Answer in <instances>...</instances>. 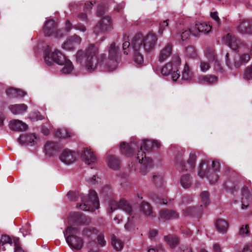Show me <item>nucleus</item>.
<instances>
[{"label": "nucleus", "mask_w": 252, "mask_h": 252, "mask_svg": "<svg viewBox=\"0 0 252 252\" xmlns=\"http://www.w3.org/2000/svg\"><path fill=\"white\" fill-rule=\"evenodd\" d=\"M135 145L134 143L130 144H126L125 142L121 144L120 148V150L124 155L126 156H131L133 152V149H135Z\"/></svg>", "instance_id": "nucleus-28"}, {"label": "nucleus", "mask_w": 252, "mask_h": 252, "mask_svg": "<svg viewBox=\"0 0 252 252\" xmlns=\"http://www.w3.org/2000/svg\"><path fill=\"white\" fill-rule=\"evenodd\" d=\"M67 196L70 200L72 201H76V197L77 194L75 192H69L67 193Z\"/></svg>", "instance_id": "nucleus-53"}, {"label": "nucleus", "mask_w": 252, "mask_h": 252, "mask_svg": "<svg viewBox=\"0 0 252 252\" xmlns=\"http://www.w3.org/2000/svg\"><path fill=\"white\" fill-rule=\"evenodd\" d=\"M196 160V155L193 153H190L189 156V158L188 160L189 168H191L194 164Z\"/></svg>", "instance_id": "nucleus-45"}, {"label": "nucleus", "mask_w": 252, "mask_h": 252, "mask_svg": "<svg viewBox=\"0 0 252 252\" xmlns=\"http://www.w3.org/2000/svg\"><path fill=\"white\" fill-rule=\"evenodd\" d=\"M164 239L167 244L172 248L175 247L178 244V239L175 236L169 235L165 236Z\"/></svg>", "instance_id": "nucleus-38"}, {"label": "nucleus", "mask_w": 252, "mask_h": 252, "mask_svg": "<svg viewBox=\"0 0 252 252\" xmlns=\"http://www.w3.org/2000/svg\"><path fill=\"white\" fill-rule=\"evenodd\" d=\"M112 29V24L110 18L105 16L101 20L100 22L96 25L94 32L98 33L100 32H106Z\"/></svg>", "instance_id": "nucleus-10"}, {"label": "nucleus", "mask_w": 252, "mask_h": 252, "mask_svg": "<svg viewBox=\"0 0 252 252\" xmlns=\"http://www.w3.org/2000/svg\"><path fill=\"white\" fill-rule=\"evenodd\" d=\"M1 245L7 243H11V239L8 235H2L0 239Z\"/></svg>", "instance_id": "nucleus-48"}, {"label": "nucleus", "mask_w": 252, "mask_h": 252, "mask_svg": "<svg viewBox=\"0 0 252 252\" xmlns=\"http://www.w3.org/2000/svg\"><path fill=\"white\" fill-rule=\"evenodd\" d=\"M241 252H252V247L250 246H246Z\"/></svg>", "instance_id": "nucleus-63"}, {"label": "nucleus", "mask_w": 252, "mask_h": 252, "mask_svg": "<svg viewBox=\"0 0 252 252\" xmlns=\"http://www.w3.org/2000/svg\"><path fill=\"white\" fill-rule=\"evenodd\" d=\"M87 182L90 185H94L95 182H98V181L96 180V176L93 175L92 177L87 178Z\"/></svg>", "instance_id": "nucleus-56"}, {"label": "nucleus", "mask_w": 252, "mask_h": 252, "mask_svg": "<svg viewBox=\"0 0 252 252\" xmlns=\"http://www.w3.org/2000/svg\"><path fill=\"white\" fill-rule=\"evenodd\" d=\"M136 159L139 163L142 164L143 168H147L151 166L152 160L146 158L145 152L142 151L141 148L140 150L138 151Z\"/></svg>", "instance_id": "nucleus-18"}, {"label": "nucleus", "mask_w": 252, "mask_h": 252, "mask_svg": "<svg viewBox=\"0 0 252 252\" xmlns=\"http://www.w3.org/2000/svg\"><path fill=\"white\" fill-rule=\"evenodd\" d=\"M211 17L218 24L220 23V20L217 12H212L211 13Z\"/></svg>", "instance_id": "nucleus-54"}, {"label": "nucleus", "mask_w": 252, "mask_h": 252, "mask_svg": "<svg viewBox=\"0 0 252 252\" xmlns=\"http://www.w3.org/2000/svg\"><path fill=\"white\" fill-rule=\"evenodd\" d=\"M153 178L154 183L158 185L161 184L163 180V176L161 174L155 173L153 175Z\"/></svg>", "instance_id": "nucleus-43"}, {"label": "nucleus", "mask_w": 252, "mask_h": 252, "mask_svg": "<svg viewBox=\"0 0 252 252\" xmlns=\"http://www.w3.org/2000/svg\"><path fill=\"white\" fill-rule=\"evenodd\" d=\"M249 226L248 224L243 225L240 229L239 233L240 235L244 236L246 235L249 233Z\"/></svg>", "instance_id": "nucleus-46"}, {"label": "nucleus", "mask_w": 252, "mask_h": 252, "mask_svg": "<svg viewBox=\"0 0 252 252\" xmlns=\"http://www.w3.org/2000/svg\"><path fill=\"white\" fill-rule=\"evenodd\" d=\"M158 38L153 33H149L143 38L138 35L132 40L130 48L133 52V59L134 62L138 65H141L144 62L142 52H148L154 49L156 44Z\"/></svg>", "instance_id": "nucleus-1"}, {"label": "nucleus", "mask_w": 252, "mask_h": 252, "mask_svg": "<svg viewBox=\"0 0 252 252\" xmlns=\"http://www.w3.org/2000/svg\"><path fill=\"white\" fill-rule=\"evenodd\" d=\"M30 118L32 121L42 120L44 118V116L41 115L38 112H33L30 113Z\"/></svg>", "instance_id": "nucleus-42"}, {"label": "nucleus", "mask_w": 252, "mask_h": 252, "mask_svg": "<svg viewBox=\"0 0 252 252\" xmlns=\"http://www.w3.org/2000/svg\"><path fill=\"white\" fill-rule=\"evenodd\" d=\"M220 170V164L217 161H213L211 165V169L208 170V174L206 178L211 184L217 183L219 179V176L217 173Z\"/></svg>", "instance_id": "nucleus-9"}, {"label": "nucleus", "mask_w": 252, "mask_h": 252, "mask_svg": "<svg viewBox=\"0 0 252 252\" xmlns=\"http://www.w3.org/2000/svg\"><path fill=\"white\" fill-rule=\"evenodd\" d=\"M248 49L244 44L239 46L238 50V55L233 59L228 58L229 54L225 55L226 63L227 66L230 69L236 68L240 67L243 64L247 63L250 60V56L247 53Z\"/></svg>", "instance_id": "nucleus-4"}, {"label": "nucleus", "mask_w": 252, "mask_h": 252, "mask_svg": "<svg viewBox=\"0 0 252 252\" xmlns=\"http://www.w3.org/2000/svg\"><path fill=\"white\" fill-rule=\"evenodd\" d=\"M181 186L185 189L190 187L192 184V180L189 175L187 174L183 175L181 178Z\"/></svg>", "instance_id": "nucleus-37"}, {"label": "nucleus", "mask_w": 252, "mask_h": 252, "mask_svg": "<svg viewBox=\"0 0 252 252\" xmlns=\"http://www.w3.org/2000/svg\"><path fill=\"white\" fill-rule=\"evenodd\" d=\"M75 29L78 30L82 32H85L86 31V28L81 24H77L74 26Z\"/></svg>", "instance_id": "nucleus-57"}, {"label": "nucleus", "mask_w": 252, "mask_h": 252, "mask_svg": "<svg viewBox=\"0 0 252 252\" xmlns=\"http://www.w3.org/2000/svg\"><path fill=\"white\" fill-rule=\"evenodd\" d=\"M44 61L46 64L50 65L56 63L63 66L61 71L63 74H68L73 69L72 62L66 59V57L57 49L47 51L44 55Z\"/></svg>", "instance_id": "nucleus-3"}, {"label": "nucleus", "mask_w": 252, "mask_h": 252, "mask_svg": "<svg viewBox=\"0 0 252 252\" xmlns=\"http://www.w3.org/2000/svg\"><path fill=\"white\" fill-rule=\"evenodd\" d=\"M55 22L53 20L49 19L46 21L43 27V31L45 36H50L55 30Z\"/></svg>", "instance_id": "nucleus-23"}, {"label": "nucleus", "mask_w": 252, "mask_h": 252, "mask_svg": "<svg viewBox=\"0 0 252 252\" xmlns=\"http://www.w3.org/2000/svg\"><path fill=\"white\" fill-rule=\"evenodd\" d=\"M13 242L15 244V250H18V249L20 248L19 246V239L18 238H14L13 239Z\"/></svg>", "instance_id": "nucleus-58"}, {"label": "nucleus", "mask_w": 252, "mask_h": 252, "mask_svg": "<svg viewBox=\"0 0 252 252\" xmlns=\"http://www.w3.org/2000/svg\"><path fill=\"white\" fill-rule=\"evenodd\" d=\"M216 227L218 231L220 233H225L228 228V223L224 220H218L216 223Z\"/></svg>", "instance_id": "nucleus-35"}, {"label": "nucleus", "mask_w": 252, "mask_h": 252, "mask_svg": "<svg viewBox=\"0 0 252 252\" xmlns=\"http://www.w3.org/2000/svg\"><path fill=\"white\" fill-rule=\"evenodd\" d=\"M213 251L214 252H221L220 247L218 244H215L213 246Z\"/></svg>", "instance_id": "nucleus-62"}, {"label": "nucleus", "mask_w": 252, "mask_h": 252, "mask_svg": "<svg viewBox=\"0 0 252 252\" xmlns=\"http://www.w3.org/2000/svg\"><path fill=\"white\" fill-rule=\"evenodd\" d=\"M9 109L14 115H21L27 111L28 106L25 104L10 105Z\"/></svg>", "instance_id": "nucleus-20"}, {"label": "nucleus", "mask_w": 252, "mask_h": 252, "mask_svg": "<svg viewBox=\"0 0 252 252\" xmlns=\"http://www.w3.org/2000/svg\"><path fill=\"white\" fill-rule=\"evenodd\" d=\"M98 198L96 193L94 191H90L89 194L88 200H84L83 204L79 205L81 210L91 212L98 209Z\"/></svg>", "instance_id": "nucleus-7"}, {"label": "nucleus", "mask_w": 252, "mask_h": 252, "mask_svg": "<svg viewBox=\"0 0 252 252\" xmlns=\"http://www.w3.org/2000/svg\"><path fill=\"white\" fill-rule=\"evenodd\" d=\"M211 169V167H208V163L205 161H202L199 164L198 176L201 178H205L208 174V170Z\"/></svg>", "instance_id": "nucleus-27"}, {"label": "nucleus", "mask_w": 252, "mask_h": 252, "mask_svg": "<svg viewBox=\"0 0 252 252\" xmlns=\"http://www.w3.org/2000/svg\"><path fill=\"white\" fill-rule=\"evenodd\" d=\"M78 228L76 227L71 226L68 227L64 235L65 240L69 246L72 249L80 250L83 246L82 239L76 236L75 235L78 233Z\"/></svg>", "instance_id": "nucleus-5"}, {"label": "nucleus", "mask_w": 252, "mask_h": 252, "mask_svg": "<svg viewBox=\"0 0 252 252\" xmlns=\"http://www.w3.org/2000/svg\"><path fill=\"white\" fill-rule=\"evenodd\" d=\"M112 245L113 248L117 251L121 250L124 247V242L120 239L117 238L115 235L112 236Z\"/></svg>", "instance_id": "nucleus-36"}, {"label": "nucleus", "mask_w": 252, "mask_h": 252, "mask_svg": "<svg viewBox=\"0 0 252 252\" xmlns=\"http://www.w3.org/2000/svg\"><path fill=\"white\" fill-rule=\"evenodd\" d=\"M178 214L173 210H162L159 212L158 219L163 221L176 219Z\"/></svg>", "instance_id": "nucleus-16"}, {"label": "nucleus", "mask_w": 252, "mask_h": 252, "mask_svg": "<svg viewBox=\"0 0 252 252\" xmlns=\"http://www.w3.org/2000/svg\"><path fill=\"white\" fill-rule=\"evenodd\" d=\"M55 135L60 138H70L73 135L72 132L65 128L57 129Z\"/></svg>", "instance_id": "nucleus-31"}, {"label": "nucleus", "mask_w": 252, "mask_h": 252, "mask_svg": "<svg viewBox=\"0 0 252 252\" xmlns=\"http://www.w3.org/2000/svg\"><path fill=\"white\" fill-rule=\"evenodd\" d=\"M243 77L246 80H250L252 78V63L245 68Z\"/></svg>", "instance_id": "nucleus-40"}, {"label": "nucleus", "mask_w": 252, "mask_h": 252, "mask_svg": "<svg viewBox=\"0 0 252 252\" xmlns=\"http://www.w3.org/2000/svg\"><path fill=\"white\" fill-rule=\"evenodd\" d=\"M186 54L189 58H194L196 55V51L192 46H188L186 49Z\"/></svg>", "instance_id": "nucleus-41"}, {"label": "nucleus", "mask_w": 252, "mask_h": 252, "mask_svg": "<svg viewBox=\"0 0 252 252\" xmlns=\"http://www.w3.org/2000/svg\"><path fill=\"white\" fill-rule=\"evenodd\" d=\"M158 234V231L156 230H151L149 232V237L150 239H154Z\"/></svg>", "instance_id": "nucleus-59"}, {"label": "nucleus", "mask_w": 252, "mask_h": 252, "mask_svg": "<svg viewBox=\"0 0 252 252\" xmlns=\"http://www.w3.org/2000/svg\"><path fill=\"white\" fill-rule=\"evenodd\" d=\"M58 148L57 144L53 142H47L44 145V152L47 156L51 157L56 151Z\"/></svg>", "instance_id": "nucleus-24"}, {"label": "nucleus", "mask_w": 252, "mask_h": 252, "mask_svg": "<svg viewBox=\"0 0 252 252\" xmlns=\"http://www.w3.org/2000/svg\"><path fill=\"white\" fill-rule=\"evenodd\" d=\"M81 42V37L75 35L69 37L67 41L62 45V47L64 50L70 51L73 50L76 45L80 44Z\"/></svg>", "instance_id": "nucleus-14"}, {"label": "nucleus", "mask_w": 252, "mask_h": 252, "mask_svg": "<svg viewBox=\"0 0 252 252\" xmlns=\"http://www.w3.org/2000/svg\"><path fill=\"white\" fill-rule=\"evenodd\" d=\"M200 68L201 71L203 72H207L210 68L209 63L205 61H201L200 64Z\"/></svg>", "instance_id": "nucleus-44"}, {"label": "nucleus", "mask_w": 252, "mask_h": 252, "mask_svg": "<svg viewBox=\"0 0 252 252\" xmlns=\"http://www.w3.org/2000/svg\"><path fill=\"white\" fill-rule=\"evenodd\" d=\"M72 29V24L69 21L67 20L66 21V23H65V30L67 31V32H69L70 31V30Z\"/></svg>", "instance_id": "nucleus-61"}, {"label": "nucleus", "mask_w": 252, "mask_h": 252, "mask_svg": "<svg viewBox=\"0 0 252 252\" xmlns=\"http://www.w3.org/2000/svg\"><path fill=\"white\" fill-rule=\"evenodd\" d=\"M250 196V192L248 190V189L247 188H244L243 189V191H242V202H244L243 201V199H244V198L245 197V199H246L247 198H249Z\"/></svg>", "instance_id": "nucleus-52"}, {"label": "nucleus", "mask_w": 252, "mask_h": 252, "mask_svg": "<svg viewBox=\"0 0 252 252\" xmlns=\"http://www.w3.org/2000/svg\"><path fill=\"white\" fill-rule=\"evenodd\" d=\"M196 209L193 207H189L185 211V213L187 215H192L196 212Z\"/></svg>", "instance_id": "nucleus-55"}, {"label": "nucleus", "mask_w": 252, "mask_h": 252, "mask_svg": "<svg viewBox=\"0 0 252 252\" xmlns=\"http://www.w3.org/2000/svg\"><path fill=\"white\" fill-rule=\"evenodd\" d=\"M191 33H192V31L191 32L189 29L185 31L182 32L181 35V39L183 41L187 40L190 36Z\"/></svg>", "instance_id": "nucleus-47"}, {"label": "nucleus", "mask_w": 252, "mask_h": 252, "mask_svg": "<svg viewBox=\"0 0 252 252\" xmlns=\"http://www.w3.org/2000/svg\"><path fill=\"white\" fill-rule=\"evenodd\" d=\"M179 63H168L161 68V73L162 75H170L173 82L176 81L180 77L179 72Z\"/></svg>", "instance_id": "nucleus-8"}, {"label": "nucleus", "mask_w": 252, "mask_h": 252, "mask_svg": "<svg viewBox=\"0 0 252 252\" xmlns=\"http://www.w3.org/2000/svg\"><path fill=\"white\" fill-rule=\"evenodd\" d=\"M118 207L127 214H130L132 211V208L129 205L128 203L125 200L120 201L119 203L116 201H112L111 202L110 208L108 209V212L112 213L114 210L116 209Z\"/></svg>", "instance_id": "nucleus-12"}, {"label": "nucleus", "mask_w": 252, "mask_h": 252, "mask_svg": "<svg viewBox=\"0 0 252 252\" xmlns=\"http://www.w3.org/2000/svg\"><path fill=\"white\" fill-rule=\"evenodd\" d=\"M198 80L200 83L209 85L214 83L217 80V78L212 75H201L198 77Z\"/></svg>", "instance_id": "nucleus-30"}, {"label": "nucleus", "mask_w": 252, "mask_h": 252, "mask_svg": "<svg viewBox=\"0 0 252 252\" xmlns=\"http://www.w3.org/2000/svg\"><path fill=\"white\" fill-rule=\"evenodd\" d=\"M130 43L129 42H127V41H126L123 44V50H124V53L125 54H126L127 55L128 54V53L126 51V48H128L130 46Z\"/></svg>", "instance_id": "nucleus-60"}, {"label": "nucleus", "mask_w": 252, "mask_h": 252, "mask_svg": "<svg viewBox=\"0 0 252 252\" xmlns=\"http://www.w3.org/2000/svg\"><path fill=\"white\" fill-rule=\"evenodd\" d=\"M172 46L170 44L165 45L160 51L158 55V60L160 62H163L171 54Z\"/></svg>", "instance_id": "nucleus-21"}, {"label": "nucleus", "mask_w": 252, "mask_h": 252, "mask_svg": "<svg viewBox=\"0 0 252 252\" xmlns=\"http://www.w3.org/2000/svg\"><path fill=\"white\" fill-rule=\"evenodd\" d=\"M9 127L13 131H23L27 129L28 126L21 121L13 120L9 122Z\"/></svg>", "instance_id": "nucleus-19"}, {"label": "nucleus", "mask_w": 252, "mask_h": 252, "mask_svg": "<svg viewBox=\"0 0 252 252\" xmlns=\"http://www.w3.org/2000/svg\"><path fill=\"white\" fill-rule=\"evenodd\" d=\"M6 93L11 97H17V94L18 93V90L10 88L7 90Z\"/></svg>", "instance_id": "nucleus-49"}, {"label": "nucleus", "mask_w": 252, "mask_h": 252, "mask_svg": "<svg viewBox=\"0 0 252 252\" xmlns=\"http://www.w3.org/2000/svg\"><path fill=\"white\" fill-rule=\"evenodd\" d=\"M160 146V142L157 140L152 141L150 140H145L142 141V145L140 146V148L144 147L145 150H149L153 148H159Z\"/></svg>", "instance_id": "nucleus-29"}, {"label": "nucleus", "mask_w": 252, "mask_h": 252, "mask_svg": "<svg viewBox=\"0 0 252 252\" xmlns=\"http://www.w3.org/2000/svg\"><path fill=\"white\" fill-rule=\"evenodd\" d=\"M96 234V230L93 227L87 226L83 228V235L88 237H91Z\"/></svg>", "instance_id": "nucleus-39"}, {"label": "nucleus", "mask_w": 252, "mask_h": 252, "mask_svg": "<svg viewBox=\"0 0 252 252\" xmlns=\"http://www.w3.org/2000/svg\"><path fill=\"white\" fill-rule=\"evenodd\" d=\"M37 140L36 136L34 133H32L21 135L18 139V142L23 145L29 144L32 145L36 144Z\"/></svg>", "instance_id": "nucleus-15"}, {"label": "nucleus", "mask_w": 252, "mask_h": 252, "mask_svg": "<svg viewBox=\"0 0 252 252\" xmlns=\"http://www.w3.org/2000/svg\"><path fill=\"white\" fill-rule=\"evenodd\" d=\"M97 242L98 244L101 246H104L106 245V242L104 239V235L102 234H100L97 236Z\"/></svg>", "instance_id": "nucleus-51"}, {"label": "nucleus", "mask_w": 252, "mask_h": 252, "mask_svg": "<svg viewBox=\"0 0 252 252\" xmlns=\"http://www.w3.org/2000/svg\"><path fill=\"white\" fill-rule=\"evenodd\" d=\"M201 200L200 209H198L199 211H201L205 208L210 203L209 197V193L207 191H204L201 192L200 195Z\"/></svg>", "instance_id": "nucleus-33"}, {"label": "nucleus", "mask_w": 252, "mask_h": 252, "mask_svg": "<svg viewBox=\"0 0 252 252\" xmlns=\"http://www.w3.org/2000/svg\"><path fill=\"white\" fill-rule=\"evenodd\" d=\"M59 158L64 164H70L75 160L76 154L69 149H64L61 153Z\"/></svg>", "instance_id": "nucleus-11"}, {"label": "nucleus", "mask_w": 252, "mask_h": 252, "mask_svg": "<svg viewBox=\"0 0 252 252\" xmlns=\"http://www.w3.org/2000/svg\"><path fill=\"white\" fill-rule=\"evenodd\" d=\"M106 162L109 167L113 170H117L120 167L119 160L113 156H108L106 158Z\"/></svg>", "instance_id": "nucleus-26"}, {"label": "nucleus", "mask_w": 252, "mask_h": 252, "mask_svg": "<svg viewBox=\"0 0 252 252\" xmlns=\"http://www.w3.org/2000/svg\"><path fill=\"white\" fill-rule=\"evenodd\" d=\"M98 53V47L94 44H90L85 51L82 50L77 51L76 61L79 63H84V66L89 72L94 71L99 63L97 61V55Z\"/></svg>", "instance_id": "nucleus-2"}, {"label": "nucleus", "mask_w": 252, "mask_h": 252, "mask_svg": "<svg viewBox=\"0 0 252 252\" xmlns=\"http://www.w3.org/2000/svg\"><path fill=\"white\" fill-rule=\"evenodd\" d=\"M82 158L85 163L88 165L92 164L96 161L95 155L92 150L89 147L84 149L82 153Z\"/></svg>", "instance_id": "nucleus-13"}, {"label": "nucleus", "mask_w": 252, "mask_h": 252, "mask_svg": "<svg viewBox=\"0 0 252 252\" xmlns=\"http://www.w3.org/2000/svg\"><path fill=\"white\" fill-rule=\"evenodd\" d=\"M168 20L163 21L160 24L158 32L161 34L165 29V28L168 26Z\"/></svg>", "instance_id": "nucleus-50"}, {"label": "nucleus", "mask_w": 252, "mask_h": 252, "mask_svg": "<svg viewBox=\"0 0 252 252\" xmlns=\"http://www.w3.org/2000/svg\"><path fill=\"white\" fill-rule=\"evenodd\" d=\"M141 211L149 219L152 220L155 217L151 207L147 203H143L141 204Z\"/></svg>", "instance_id": "nucleus-32"}, {"label": "nucleus", "mask_w": 252, "mask_h": 252, "mask_svg": "<svg viewBox=\"0 0 252 252\" xmlns=\"http://www.w3.org/2000/svg\"><path fill=\"white\" fill-rule=\"evenodd\" d=\"M159 249L162 250V246L161 245L157 246L156 249H150L148 250V252H156V251L158 252Z\"/></svg>", "instance_id": "nucleus-64"}, {"label": "nucleus", "mask_w": 252, "mask_h": 252, "mask_svg": "<svg viewBox=\"0 0 252 252\" xmlns=\"http://www.w3.org/2000/svg\"><path fill=\"white\" fill-rule=\"evenodd\" d=\"M211 29L212 27L207 23H198L195 24L194 29L192 31V34L195 35L198 32L207 33L211 31Z\"/></svg>", "instance_id": "nucleus-17"}, {"label": "nucleus", "mask_w": 252, "mask_h": 252, "mask_svg": "<svg viewBox=\"0 0 252 252\" xmlns=\"http://www.w3.org/2000/svg\"><path fill=\"white\" fill-rule=\"evenodd\" d=\"M224 41L227 44L229 47L232 50H239V41L232 36L230 33H228L223 38Z\"/></svg>", "instance_id": "nucleus-22"}, {"label": "nucleus", "mask_w": 252, "mask_h": 252, "mask_svg": "<svg viewBox=\"0 0 252 252\" xmlns=\"http://www.w3.org/2000/svg\"><path fill=\"white\" fill-rule=\"evenodd\" d=\"M192 77V72H191L189 65L187 64H186L182 71V79L188 81L191 80Z\"/></svg>", "instance_id": "nucleus-34"}, {"label": "nucleus", "mask_w": 252, "mask_h": 252, "mask_svg": "<svg viewBox=\"0 0 252 252\" xmlns=\"http://www.w3.org/2000/svg\"><path fill=\"white\" fill-rule=\"evenodd\" d=\"M120 48L115 44H111L109 49L108 59L106 67L108 71H113L116 69L120 57Z\"/></svg>", "instance_id": "nucleus-6"}, {"label": "nucleus", "mask_w": 252, "mask_h": 252, "mask_svg": "<svg viewBox=\"0 0 252 252\" xmlns=\"http://www.w3.org/2000/svg\"><path fill=\"white\" fill-rule=\"evenodd\" d=\"M238 31L242 34H250L252 32V24L249 21H243L237 27Z\"/></svg>", "instance_id": "nucleus-25"}]
</instances>
